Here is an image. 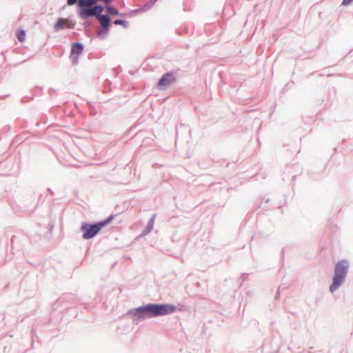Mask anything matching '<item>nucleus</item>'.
<instances>
[{
	"instance_id": "f257e3e1",
	"label": "nucleus",
	"mask_w": 353,
	"mask_h": 353,
	"mask_svg": "<svg viewBox=\"0 0 353 353\" xmlns=\"http://www.w3.org/2000/svg\"><path fill=\"white\" fill-rule=\"evenodd\" d=\"M175 310L176 307L170 304H149L136 309L137 313L141 314L143 318L167 315Z\"/></svg>"
},
{
	"instance_id": "f03ea898",
	"label": "nucleus",
	"mask_w": 353,
	"mask_h": 353,
	"mask_svg": "<svg viewBox=\"0 0 353 353\" xmlns=\"http://www.w3.org/2000/svg\"><path fill=\"white\" fill-rule=\"evenodd\" d=\"M347 268L348 262L346 260H341L336 264L333 283L330 288L331 292L335 291L343 282Z\"/></svg>"
},
{
	"instance_id": "7ed1b4c3",
	"label": "nucleus",
	"mask_w": 353,
	"mask_h": 353,
	"mask_svg": "<svg viewBox=\"0 0 353 353\" xmlns=\"http://www.w3.org/2000/svg\"><path fill=\"white\" fill-rule=\"evenodd\" d=\"M107 223L108 221H101L93 225L83 223L81 228V231L83 232V238L84 239L93 238Z\"/></svg>"
},
{
	"instance_id": "20e7f679",
	"label": "nucleus",
	"mask_w": 353,
	"mask_h": 353,
	"mask_svg": "<svg viewBox=\"0 0 353 353\" xmlns=\"http://www.w3.org/2000/svg\"><path fill=\"white\" fill-rule=\"evenodd\" d=\"M97 19L102 27V30L98 32V36L102 37L109 29L110 19L107 15H98Z\"/></svg>"
},
{
	"instance_id": "39448f33",
	"label": "nucleus",
	"mask_w": 353,
	"mask_h": 353,
	"mask_svg": "<svg viewBox=\"0 0 353 353\" xmlns=\"http://www.w3.org/2000/svg\"><path fill=\"white\" fill-rule=\"evenodd\" d=\"M74 23L68 19L61 18L54 24V28L55 30H60L64 28H72Z\"/></svg>"
},
{
	"instance_id": "423d86ee",
	"label": "nucleus",
	"mask_w": 353,
	"mask_h": 353,
	"mask_svg": "<svg viewBox=\"0 0 353 353\" xmlns=\"http://www.w3.org/2000/svg\"><path fill=\"white\" fill-rule=\"evenodd\" d=\"M80 10L79 11V15L82 19H85L89 17L95 16L94 9L92 6H79Z\"/></svg>"
},
{
	"instance_id": "0eeeda50",
	"label": "nucleus",
	"mask_w": 353,
	"mask_h": 353,
	"mask_svg": "<svg viewBox=\"0 0 353 353\" xmlns=\"http://www.w3.org/2000/svg\"><path fill=\"white\" fill-rule=\"evenodd\" d=\"M83 49V45L79 43H75L72 46L70 57L74 61L77 60L79 55L82 52Z\"/></svg>"
},
{
	"instance_id": "6e6552de",
	"label": "nucleus",
	"mask_w": 353,
	"mask_h": 353,
	"mask_svg": "<svg viewBox=\"0 0 353 353\" xmlns=\"http://www.w3.org/2000/svg\"><path fill=\"white\" fill-rule=\"evenodd\" d=\"M175 80L174 77L171 73L164 74L159 82V86H167L174 82Z\"/></svg>"
},
{
	"instance_id": "1a4fd4ad",
	"label": "nucleus",
	"mask_w": 353,
	"mask_h": 353,
	"mask_svg": "<svg viewBox=\"0 0 353 353\" xmlns=\"http://www.w3.org/2000/svg\"><path fill=\"white\" fill-rule=\"evenodd\" d=\"M16 36L20 42H23L26 38V33L23 30H19L16 32Z\"/></svg>"
},
{
	"instance_id": "9d476101",
	"label": "nucleus",
	"mask_w": 353,
	"mask_h": 353,
	"mask_svg": "<svg viewBox=\"0 0 353 353\" xmlns=\"http://www.w3.org/2000/svg\"><path fill=\"white\" fill-rule=\"evenodd\" d=\"M92 7H93L94 12L95 13V16L97 17V18L98 17V15H101V13L103 10V8L102 6H92Z\"/></svg>"
},
{
	"instance_id": "9b49d317",
	"label": "nucleus",
	"mask_w": 353,
	"mask_h": 353,
	"mask_svg": "<svg viewBox=\"0 0 353 353\" xmlns=\"http://www.w3.org/2000/svg\"><path fill=\"white\" fill-rule=\"evenodd\" d=\"M106 10H108V12L110 14L117 15L119 14L118 10L116 8H114L111 6H107Z\"/></svg>"
},
{
	"instance_id": "f8f14e48",
	"label": "nucleus",
	"mask_w": 353,
	"mask_h": 353,
	"mask_svg": "<svg viewBox=\"0 0 353 353\" xmlns=\"http://www.w3.org/2000/svg\"><path fill=\"white\" fill-rule=\"evenodd\" d=\"M78 1L79 0H67V3L68 6H72L76 3H78Z\"/></svg>"
},
{
	"instance_id": "ddd939ff",
	"label": "nucleus",
	"mask_w": 353,
	"mask_h": 353,
	"mask_svg": "<svg viewBox=\"0 0 353 353\" xmlns=\"http://www.w3.org/2000/svg\"><path fill=\"white\" fill-rule=\"evenodd\" d=\"M114 23L116 25H123L125 23V21L121 19H117L114 21Z\"/></svg>"
},
{
	"instance_id": "4468645a",
	"label": "nucleus",
	"mask_w": 353,
	"mask_h": 353,
	"mask_svg": "<svg viewBox=\"0 0 353 353\" xmlns=\"http://www.w3.org/2000/svg\"><path fill=\"white\" fill-rule=\"evenodd\" d=\"M352 1L353 0H343L342 4L344 6H347L350 5Z\"/></svg>"
},
{
	"instance_id": "2eb2a0df",
	"label": "nucleus",
	"mask_w": 353,
	"mask_h": 353,
	"mask_svg": "<svg viewBox=\"0 0 353 353\" xmlns=\"http://www.w3.org/2000/svg\"><path fill=\"white\" fill-rule=\"evenodd\" d=\"M103 1H104L105 3H109L112 0H102Z\"/></svg>"
}]
</instances>
